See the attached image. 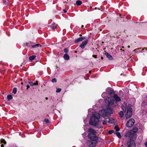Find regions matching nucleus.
Listing matches in <instances>:
<instances>
[{
  "instance_id": "1",
  "label": "nucleus",
  "mask_w": 147,
  "mask_h": 147,
  "mask_svg": "<svg viewBox=\"0 0 147 147\" xmlns=\"http://www.w3.org/2000/svg\"><path fill=\"white\" fill-rule=\"evenodd\" d=\"M100 117L99 114L97 113H92V115L90 118V124L94 126H96L98 124L99 119Z\"/></svg>"
},
{
  "instance_id": "2",
  "label": "nucleus",
  "mask_w": 147,
  "mask_h": 147,
  "mask_svg": "<svg viewBox=\"0 0 147 147\" xmlns=\"http://www.w3.org/2000/svg\"><path fill=\"white\" fill-rule=\"evenodd\" d=\"M88 138L92 140L88 142L89 147H95L97 142L98 138L96 135H92L91 134H88Z\"/></svg>"
},
{
  "instance_id": "3",
  "label": "nucleus",
  "mask_w": 147,
  "mask_h": 147,
  "mask_svg": "<svg viewBox=\"0 0 147 147\" xmlns=\"http://www.w3.org/2000/svg\"><path fill=\"white\" fill-rule=\"evenodd\" d=\"M112 113L111 110L108 108L107 109H103L99 112L100 115L102 116L108 117Z\"/></svg>"
},
{
  "instance_id": "4",
  "label": "nucleus",
  "mask_w": 147,
  "mask_h": 147,
  "mask_svg": "<svg viewBox=\"0 0 147 147\" xmlns=\"http://www.w3.org/2000/svg\"><path fill=\"white\" fill-rule=\"evenodd\" d=\"M130 131L127 132L125 135L126 137L130 138L131 139H135L137 137L136 135L134 133H130Z\"/></svg>"
},
{
  "instance_id": "5",
  "label": "nucleus",
  "mask_w": 147,
  "mask_h": 147,
  "mask_svg": "<svg viewBox=\"0 0 147 147\" xmlns=\"http://www.w3.org/2000/svg\"><path fill=\"white\" fill-rule=\"evenodd\" d=\"M136 144L134 141L131 140H128L127 143L126 147H135Z\"/></svg>"
},
{
  "instance_id": "6",
  "label": "nucleus",
  "mask_w": 147,
  "mask_h": 147,
  "mask_svg": "<svg viewBox=\"0 0 147 147\" xmlns=\"http://www.w3.org/2000/svg\"><path fill=\"white\" fill-rule=\"evenodd\" d=\"M135 123V120L134 119H131L128 121L126 125L127 127H129L132 126Z\"/></svg>"
},
{
  "instance_id": "7",
  "label": "nucleus",
  "mask_w": 147,
  "mask_h": 147,
  "mask_svg": "<svg viewBox=\"0 0 147 147\" xmlns=\"http://www.w3.org/2000/svg\"><path fill=\"white\" fill-rule=\"evenodd\" d=\"M87 38L86 37H80L78 39H76L75 40V43H77L80 41H81L84 39H86Z\"/></svg>"
},
{
  "instance_id": "8",
  "label": "nucleus",
  "mask_w": 147,
  "mask_h": 147,
  "mask_svg": "<svg viewBox=\"0 0 147 147\" xmlns=\"http://www.w3.org/2000/svg\"><path fill=\"white\" fill-rule=\"evenodd\" d=\"M88 42L87 40H86L83 41L82 43L80 45V47L82 49L84 48L85 45L87 44Z\"/></svg>"
},
{
  "instance_id": "9",
  "label": "nucleus",
  "mask_w": 147,
  "mask_h": 147,
  "mask_svg": "<svg viewBox=\"0 0 147 147\" xmlns=\"http://www.w3.org/2000/svg\"><path fill=\"white\" fill-rule=\"evenodd\" d=\"M88 132H89V134H91L92 135H96V132L95 130L92 128H90L88 129Z\"/></svg>"
},
{
  "instance_id": "10",
  "label": "nucleus",
  "mask_w": 147,
  "mask_h": 147,
  "mask_svg": "<svg viewBox=\"0 0 147 147\" xmlns=\"http://www.w3.org/2000/svg\"><path fill=\"white\" fill-rule=\"evenodd\" d=\"M113 98L116 102L120 101L121 99L119 97L117 94H114L113 96Z\"/></svg>"
},
{
  "instance_id": "11",
  "label": "nucleus",
  "mask_w": 147,
  "mask_h": 147,
  "mask_svg": "<svg viewBox=\"0 0 147 147\" xmlns=\"http://www.w3.org/2000/svg\"><path fill=\"white\" fill-rule=\"evenodd\" d=\"M106 90L107 92L109 93L110 94L113 93V89L111 88H108Z\"/></svg>"
},
{
  "instance_id": "12",
  "label": "nucleus",
  "mask_w": 147,
  "mask_h": 147,
  "mask_svg": "<svg viewBox=\"0 0 147 147\" xmlns=\"http://www.w3.org/2000/svg\"><path fill=\"white\" fill-rule=\"evenodd\" d=\"M138 130V128L135 127L134 128L130 130L129 131H130V133H132V132L133 133H134V134H135L136 133Z\"/></svg>"
},
{
  "instance_id": "13",
  "label": "nucleus",
  "mask_w": 147,
  "mask_h": 147,
  "mask_svg": "<svg viewBox=\"0 0 147 147\" xmlns=\"http://www.w3.org/2000/svg\"><path fill=\"white\" fill-rule=\"evenodd\" d=\"M105 56L110 60H111L113 59V58L111 55L109 54L108 53L106 52L105 54Z\"/></svg>"
},
{
  "instance_id": "14",
  "label": "nucleus",
  "mask_w": 147,
  "mask_h": 147,
  "mask_svg": "<svg viewBox=\"0 0 147 147\" xmlns=\"http://www.w3.org/2000/svg\"><path fill=\"white\" fill-rule=\"evenodd\" d=\"M132 115V113L130 112L129 113L127 112L126 113L125 115V118L126 119H128Z\"/></svg>"
},
{
  "instance_id": "15",
  "label": "nucleus",
  "mask_w": 147,
  "mask_h": 147,
  "mask_svg": "<svg viewBox=\"0 0 147 147\" xmlns=\"http://www.w3.org/2000/svg\"><path fill=\"white\" fill-rule=\"evenodd\" d=\"M64 59L66 60H69V56L67 54H65L63 56Z\"/></svg>"
},
{
  "instance_id": "16",
  "label": "nucleus",
  "mask_w": 147,
  "mask_h": 147,
  "mask_svg": "<svg viewBox=\"0 0 147 147\" xmlns=\"http://www.w3.org/2000/svg\"><path fill=\"white\" fill-rule=\"evenodd\" d=\"M51 27L52 29H55L56 28V26L55 25V24L53 23L51 26Z\"/></svg>"
},
{
  "instance_id": "17",
  "label": "nucleus",
  "mask_w": 147,
  "mask_h": 147,
  "mask_svg": "<svg viewBox=\"0 0 147 147\" xmlns=\"http://www.w3.org/2000/svg\"><path fill=\"white\" fill-rule=\"evenodd\" d=\"M132 111L133 110L132 108L129 107H128L127 112H128L129 113L130 112L131 113H132Z\"/></svg>"
},
{
  "instance_id": "18",
  "label": "nucleus",
  "mask_w": 147,
  "mask_h": 147,
  "mask_svg": "<svg viewBox=\"0 0 147 147\" xmlns=\"http://www.w3.org/2000/svg\"><path fill=\"white\" fill-rule=\"evenodd\" d=\"M82 3V2L80 0H78L76 1V4L78 5H80Z\"/></svg>"
},
{
  "instance_id": "19",
  "label": "nucleus",
  "mask_w": 147,
  "mask_h": 147,
  "mask_svg": "<svg viewBox=\"0 0 147 147\" xmlns=\"http://www.w3.org/2000/svg\"><path fill=\"white\" fill-rule=\"evenodd\" d=\"M40 46V45L39 44H37L35 45H32V47L33 48H36Z\"/></svg>"
},
{
  "instance_id": "20",
  "label": "nucleus",
  "mask_w": 147,
  "mask_h": 147,
  "mask_svg": "<svg viewBox=\"0 0 147 147\" xmlns=\"http://www.w3.org/2000/svg\"><path fill=\"white\" fill-rule=\"evenodd\" d=\"M36 57L35 55H32L29 57V59L30 60H34Z\"/></svg>"
},
{
  "instance_id": "21",
  "label": "nucleus",
  "mask_w": 147,
  "mask_h": 147,
  "mask_svg": "<svg viewBox=\"0 0 147 147\" xmlns=\"http://www.w3.org/2000/svg\"><path fill=\"white\" fill-rule=\"evenodd\" d=\"M7 99L8 100L11 99L13 97L11 95H8L7 96Z\"/></svg>"
},
{
  "instance_id": "22",
  "label": "nucleus",
  "mask_w": 147,
  "mask_h": 147,
  "mask_svg": "<svg viewBox=\"0 0 147 147\" xmlns=\"http://www.w3.org/2000/svg\"><path fill=\"white\" fill-rule=\"evenodd\" d=\"M116 135L117 136V137L120 138H121V136L120 135V133L119 132H116Z\"/></svg>"
},
{
  "instance_id": "23",
  "label": "nucleus",
  "mask_w": 147,
  "mask_h": 147,
  "mask_svg": "<svg viewBox=\"0 0 147 147\" xmlns=\"http://www.w3.org/2000/svg\"><path fill=\"white\" fill-rule=\"evenodd\" d=\"M119 115L120 117H122L123 115V111H121L119 112Z\"/></svg>"
},
{
  "instance_id": "24",
  "label": "nucleus",
  "mask_w": 147,
  "mask_h": 147,
  "mask_svg": "<svg viewBox=\"0 0 147 147\" xmlns=\"http://www.w3.org/2000/svg\"><path fill=\"white\" fill-rule=\"evenodd\" d=\"M28 83L31 86H33L34 85V83L31 82H29Z\"/></svg>"
},
{
  "instance_id": "25",
  "label": "nucleus",
  "mask_w": 147,
  "mask_h": 147,
  "mask_svg": "<svg viewBox=\"0 0 147 147\" xmlns=\"http://www.w3.org/2000/svg\"><path fill=\"white\" fill-rule=\"evenodd\" d=\"M17 92V88H14L13 90V92L15 94Z\"/></svg>"
},
{
  "instance_id": "26",
  "label": "nucleus",
  "mask_w": 147,
  "mask_h": 147,
  "mask_svg": "<svg viewBox=\"0 0 147 147\" xmlns=\"http://www.w3.org/2000/svg\"><path fill=\"white\" fill-rule=\"evenodd\" d=\"M114 102V101L113 100L112 101H111V102H108V105H111L112 104H113V102Z\"/></svg>"
},
{
  "instance_id": "27",
  "label": "nucleus",
  "mask_w": 147,
  "mask_h": 147,
  "mask_svg": "<svg viewBox=\"0 0 147 147\" xmlns=\"http://www.w3.org/2000/svg\"><path fill=\"white\" fill-rule=\"evenodd\" d=\"M68 51H69L67 49L65 48L64 49V52L67 53L68 52Z\"/></svg>"
},
{
  "instance_id": "28",
  "label": "nucleus",
  "mask_w": 147,
  "mask_h": 147,
  "mask_svg": "<svg viewBox=\"0 0 147 147\" xmlns=\"http://www.w3.org/2000/svg\"><path fill=\"white\" fill-rule=\"evenodd\" d=\"M61 89L59 88H58L56 90V92H57V93L59 92H61Z\"/></svg>"
},
{
  "instance_id": "29",
  "label": "nucleus",
  "mask_w": 147,
  "mask_h": 147,
  "mask_svg": "<svg viewBox=\"0 0 147 147\" xmlns=\"http://www.w3.org/2000/svg\"><path fill=\"white\" fill-rule=\"evenodd\" d=\"M1 143H3L4 144H6V142L4 139H3L1 140Z\"/></svg>"
},
{
  "instance_id": "30",
  "label": "nucleus",
  "mask_w": 147,
  "mask_h": 147,
  "mask_svg": "<svg viewBox=\"0 0 147 147\" xmlns=\"http://www.w3.org/2000/svg\"><path fill=\"white\" fill-rule=\"evenodd\" d=\"M44 121L46 123H49V121L48 119H45Z\"/></svg>"
},
{
  "instance_id": "31",
  "label": "nucleus",
  "mask_w": 147,
  "mask_h": 147,
  "mask_svg": "<svg viewBox=\"0 0 147 147\" xmlns=\"http://www.w3.org/2000/svg\"><path fill=\"white\" fill-rule=\"evenodd\" d=\"M52 82H57V80L56 79H55V78H53L52 79Z\"/></svg>"
},
{
  "instance_id": "32",
  "label": "nucleus",
  "mask_w": 147,
  "mask_h": 147,
  "mask_svg": "<svg viewBox=\"0 0 147 147\" xmlns=\"http://www.w3.org/2000/svg\"><path fill=\"white\" fill-rule=\"evenodd\" d=\"M115 129H116V131H118L119 130V129L118 126H116L115 127Z\"/></svg>"
},
{
  "instance_id": "33",
  "label": "nucleus",
  "mask_w": 147,
  "mask_h": 147,
  "mask_svg": "<svg viewBox=\"0 0 147 147\" xmlns=\"http://www.w3.org/2000/svg\"><path fill=\"white\" fill-rule=\"evenodd\" d=\"M114 132L113 130H110L109 131V133L110 134H112Z\"/></svg>"
},
{
  "instance_id": "34",
  "label": "nucleus",
  "mask_w": 147,
  "mask_h": 147,
  "mask_svg": "<svg viewBox=\"0 0 147 147\" xmlns=\"http://www.w3.org/2000/svg\"><path fill=\"white\" fill-rule=\"evenodd\" d=\"M3 3L5 5H7V3L6 2V1L5 0H3Z\"/></svg>"
},
{
  "instance_id": "35",
  "label": "nucleus",
  "mask_w": 147,
  "mask_h": 147,
  "mask_svg": "<svg viewBox=\"0 0 147 147\" xmlns=\"http://www.w3.org/2000/svg\"><path fill=\"white\" fill-rule=\"evenodd\" d=\"M107 123V121H104L102 123V124L103 125H105Z\"/></svg>"
},
{
  "instance_id": "36",
  "label": "nucleus",
  "mask_w": 147,
  "mask_h": 147,
  "mask_svg": "<svg viewBox=\"0 0 147 147\" xmlns=\"http://www.w3.org/2000/svg\"><path fill=\"white\" fill-rule=\"evenodd\" d=\"M34 85H38V81H37L36 82L34 83Z\"/></svg>"
},
{
  "instance_id": "37",
  "label": "nucleus",
  "mask_w": 147,
  "mask_h": 147,
  "mask_svg": "<svg viewBox=\"0 0 147 147\" xmlns=\"http://www.w3.org/2000/svg\"><path fill=\"white\" fill-rule=\"evenodd\" d=\"M92 57L94 58H97V55H92Z\"/></svg>"
},
{
  "instance_id": "38",
  "label": "nucleus",
  "mask_w": 147,
  "mask_h": 147,
  "mask_svg": "<svg viewBox=\"0 0 147 147\" xmlns=\"http://www.w3.org/2000/svg\"><path fill=\"white\" fill-rule=\"evenodd\" d=\"M26 87H27V90H28V88H30V86L28 85H27Z\"/></svg>"
},
{
  "instance_id": "39",
  "label": "nucleus",
  "mask_w": 147,
  "mask_h": 147,
  "mask_svg": "<svg viewBox=\"0 0 147 147\" xmlns=\"http://www.w3.org/2000/svg\"><path fill=\"white\" fill-rule=\"evenodd\" d=\"M63 11L64 13H66L67 12V11H66L65 9H63Z\"/></svg>"
},
{
  "instance_id": "40",
  "label": "nucleus",
  "mask_w": 147,
  "mask_h": 147,
  "mask_svg": "<svg viewBox=\"0 0 147 147\" xmlns=\"http://www.w3.org/2000/svg\"><path fill=\"white\" fill-rule=\"evenodd\" d=\"M1 147H4V145L3 144H1Z\"/></svg>"
},
{
  "instance_id": "41",
  "label": "nucleus",
  "mask_w": 147,
  "mask_h": 147,
  "mask_svg": "<svg viewBox=\"0 0 147 147\" xmlns=\"http://www.w3.org/2000/svg\"><path fill=\"white\" fill-rule=\"evenodd\" d=\"M145 145L147 147V142L145 143Z\"/></svg>"
},
{
  "instance_id": "42",
  "label": "nucleus",
  "mask_w": 147,
  "mask_h": 147,
  "mask_svg": "<svg viewBox=\"0 0 147 147\" xmlns=\"http://www.w3.org/2000/svg\"><path fill=\"white\" fill-rule=\"evenodd\" d=\"M108 122H109V123H112V122H110V121H109Z\"/></svg>"
},
{
  "instance_id": "43",
  "label": "nucleus",
  "mask_w": 147,
  "mask_h": 147,
  "mask_svg": "<svg viewBox=\"0 0 147 147\" xmlns=\"http://www.w3.org/2000/svg\"><path fill=\"white\" fill-rule=\"evenodd\" d=\"M101 59H103V57H101Z\"/></svg>"
},
{
  "instance_id": "44",
  "label": "nucleus",
  "mask_w": 147,
  "mask_h": 147,
  "mask_svg": "<svg viewBox=\"0 0 147 147\" xmlns=\"http://www.w3.org/2000/svg\"><path fill=\"white\" fill-rule=\"evenodd\" d=\"M127 47L128 48H129L130 47V46L129 45H128Z\"/></svg>"
},
{
  "instance_id": "45",
  "label": "nucleus",
  "mask_w": 147,
  "mask_h": 147,
  "mask_svg": "<svg viewBox=\"0 0 147 147\" xmlns=\"http://www.w3.org/2000/svg\"><path fill=\"white\" fill-rule=\"evenodd\" d=\"M48 98H47V97H46V98H45V99H46V100H47V99H48Z\"/></svg>"
},
{
  "instance_id": "46",
  "label": "nucleus",
  "mask_w": 147,
  "mask_h": 147,
  "mask_svg": "<svg viewBox=\"0 0 147 147\" xmlns=\"http://www.w3.org/2000/svg\"><path fill=\"white\" fill-rule=\"evenodd\" d=\"M95 9H97V7H95Z\"/></svg>"
},
{
  "instance_id": "47",
  "label": "nucleus",
  "mask_w": 147,
  "mask_h": 147,
  "mask_svg": "<svg viewBox=\"0 0 147 147\" xmlns=\"http://www.w3.org/2000/svg\"><path fill=\"white\" fill-rule=\"evenodd\" d=\"M23 82H22V83H21V84H23Z\"/></svg>"
},
{
  "instance_id": "48",
  "label": "nucleus",
  "mask_w": 147,
  "mask_h": 147,
  "mask_svg": "<svg viewBox=\"0 0 147 147\" xmlns=\"http://www.w3.org/2000/svg\"><path fill=\"white\" fill-rule=\"evenodd\" d=\"M91 71H89V73H91Z\"/></svg>"
},
{
  "instance_id": "49",
  "label": "nucleus",
  "mask_w": 147,
  "mask_h": 147,
  "mask_svg": "<svg viewBox=\"0 0 147 147\" xmlns=\"http://www.w3.org/2000/svg\"><path fill=\"white\" fill-rule=\"evenodd\" d=\"M83 26H83V25H82V27H83Z\"/></svg>"
},
{
  "instance_id": "50",
  "label": "nucleus",
  "mask_w": 147,
  "mask_h": 147,
  "mask_svg": "<svg viewBox=\"0 0 147 147\" xmlns=\"http://www.w3.org/2000/svg\"><path fill=\"white\" fill-rule=\"evenodd\" d=\"M26 45H27V43H26Z\"/></svg>"
},
{
  "instance_id": "51",
  "label": "nucleus",
  "mask_w": 147,
  "mask_h": 147,
  "mask_svg": "<svg viewBox=\"0 0 147 147\" xmlns=\"http://www.w3.org/2000/svg\"><path fill=\"white\" fill-rule=\"evenodd\" d=\"M120 50H122V49H121Z\"/></svg>"
}]
</instances>
